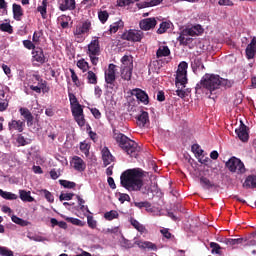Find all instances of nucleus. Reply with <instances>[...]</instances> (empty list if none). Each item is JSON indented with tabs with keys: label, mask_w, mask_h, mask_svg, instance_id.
<instances>
[{
	"label": "nucleus",
	"mask_w": 256,
	"mask_h": 256,
	"mask_svg": "<svg viewBox=\"0 0 256 256\" xmlns=\"http://www.w3.org/2000/svg\"><path fill=\"white\" fill-rule=\"evenodd\" d=\"M7 107H9V99L0 98V111H7Z\"/></svg>",
	"instance_id": "nucleus-59"
},
{
	"label": "nucleus",
	"mask_w": 256,
	"mask_h": 256,
	"mask_svg": "<svg viewBox=\"0 0 256 256\" xmlns=\"http://www.w3.org/2000/svg\"><path fill=\"white\" fill-rule=\"evenodd\" d=\"M171 28V23L162 22L157 30L158 35H163V33H167V29Z\"/></svg>",
	"instance_id": "nucleus-40"
},
{
	"label": "nucleus",
	"mask_w": 256,
	"mask_h": 256,
	"mask_svg": "<svg viewBox=\"0 0 256 256\" xmlns=\"http://www.w3.org/2000/svg\"><path fill=\"white\" fill-rule=\"evenodd\" d=\"M183 35H188V37H195L197 35H201L203 33V27L199 24L194 25L190 28H185L182 30Z\"/></svg>",
	"instance_id": "nucleus-16"
},
{
	"label": "nucleus",
	"mask_w": 256,
	"mask_h": 256,
	"mask_svg": "<svg viewBox=\"0 0 256 256\" xmlns=\"http://www.w3.org/2000/svg\"><path fill=\"white\" fill-rule=\"evenodd\" d=\"M0 197H2V199H6L7 201H15V199H17L16 194H13V193L7 192V191H3L2 189H0Z\"/></svg>",
	"instance_id": "nucleus-36"
},
{
	"label": "nucleus",
	"mask_w": 256,
	"mask_h": 256,
	"mask_svg": "<svg viewBox=\"0 0 256 256\" xmlns=\"http://www.w3.org/2000/svg\"><path fill=\"white\" fill-rule=\"evenodd\" d=\"M71 111H72L73 117L83 115V106H81V104H77L76 106H72Z\"/></svg>",
	"instance_id": "nucleus-42"
},
{
	"label": "nucleus",
	"mask_w": 256,
	"mask_h": 256,
	"mask_svg": "<svg viewBox=\"0 0 256 256\" xmlns=\"http://www.w3.org/2000/svg\"><path fill=\"white\" fill-rule=\"evenodd\" d=\"M131 95L136 97V99L140 101V103H143V105H149V95H147L146 91L136 88L131 91Z\"/></svg>",
	"instance_id": "nucleus-11"
},
{
	"label": "nucleus",
	"mask_w": 256,
	"mask_h": 256,
	"mask_svg": "<svg viewBox=\"0 0 256 256\" xmlns=\"http://www.w3.org/2000/svg\"><path fill=\"white\" fill-rule=\"evenodd\" d=\"M86 79H87V83L89 85H97L98 83V77L97 74H95V72L89 70L86 74Z\"/></svg>",
	"instance_id": "nucleus-32"
},
{
	"label": "nucleus",
	"mask_w": 256,
	"mask_h": 256,
	"mask_svg": "<svg viewBox=\"0 0 256 256\" xmlns=\"http://www.w3.org/2000/svg\"><path fill=\"white\" fill-rule=\"evenodd\" d=\"M87 224L90 229H95L97 227V221L93 218V216L87 217Z\"/></svg>",
	"instance_id": "nucleus-61"
},
{
	"label": "nucleus",
	"mask_w": 256,
	"mask_h": 256,
	"mask_svg": "<svg viewBox=\"0 0 256 256\" xmlns=\"http://www.w3.org/2000/svg\"><path fill=\"white\" fill-rule=\"evenodd\" d=\"M12 11L15 21H21V18L23 17V8L21 5L14 3L12 5Z\"/></svg>",
	"instance_id": "nucleus-25"
},
{
	"label": "nucleus",
	"mask_w": 256,
	"mask_h": 256,
	"mask_svg": "<svg viewBox=\"0 0 256 256\" xmlns=\"http://www.w3.org/2000/svg\"><path fill=\"white\" fill-rule=\"evenodd\" d=\"M235 82L233 80L220 78V87H226L227 89L233 87Z\"/></svg>",
	"instance_id": "nucleus-50"
},
{
	"label": "nucleus",
	"mask_w": 256,
	"mask_h": 256,
	"mask_svg": "<svg viewBox=\"0 0 256 256\" xmlns=\"http://www.w3.org/2000/svg\"><path fill=\"white\" fill-rule=\"evenodd\" d=\"M119 201L120 203H124L125 201L129 202L131 201V197L129 196V194L122 193L120 194Z\"/></svg>",
	"instance_id": "nucleus-64"
},
{
	"label": "nucleus",
	"mask_w": 256,
	"mask_h": 256,
	"mask_svg": "<svg viewBox=\"0 0 256 256\" xmlns=\"http://www.w3.org/2000/svg\"><path fill=\"white\" fill-rule=\"evenodd\" d=\"M117 65L109 64L108 69L104 72L106 89H115V81H117Z\"/></svg>",
	"instance_id": "nucleus-5"
},
{
	"label": "nucleus",
	"mask_w": 256,
	"mask_h": 256,
	"mask_svg": "<svg viewBox=\"0 0 256 256\" xmlns=\"http://www.w3.org/2000/svg\"><path fill=\"white\" fill-rule=\"evenodd\" d=\"M121 75L124 81H131V77L133 75V68H123Z\"/></svg>",
	"instance_id": "nucleus-39"
},
{
	"label": "nucleus",
	"mask_w": 256,
	"mask_h": 256,
	"mask_svg": "<svg viewBox=\"0 0 256 256\" xmlns=\"http://www.w3.org/2000/svg\"><path fill=\"white\" fill-rule=\"evenodd\" d=\"M65 221H67L68 223H72V225H78V227H81L83 225V221L78 218L66 217Z\"/></svg>",
	"instance_id": "nucleus-55"
},
{
	"label": "nucleus",
	"mask_w": 256,
	"mask_h": 256,
	"mask_svg": "<svg viewBox=\"0 0 256 256\" xmlns=\"http://www.w3.org/2000/svg\"><path fill=\"white\" fill-rule=\"evenodd\" d=\"M191 151L196 155V157H201L203 155V149H201V146H199V144H193L191 147Z\"/></svg>",
	"instance_id": "nucleus-46"
},
{
	"label": "nucleus",
	"mask_w": 256,
	"mask_h": 256,
	"mask_svg": "<svg viewBox=\"0 0 256 256\" xmlns=\"http://www.w3.org/2000/svg\"><path fill=\"white\" fill-rule=\"evenodd\" d=\"M235 133L243 143L249 141V132H247V126L243 122H241L239 128H236Z\"/></svg>",
	"instance_id": "nucleus-14"
},
{
	"label": "nucleus",
	"mask_w": 256,
	"mask_h": 256,
	"mask_svg": "<svg viewBox=\"0 0 256 256\" xmlns=\"http://www.w3.org/2000/svg\"><path fill=\"white\" fill-rule=\"evenodd\" d=\"M256 53V37L252 38L250 44L246 47V57L247 59H253Z\"/></svg>",
	"instance_id": "nucleus-21"
},
{
	"label": "nucleus",
	"mask_w": 256,
	"mask_h": 256,
	"mask_svg": "<svg viewBox=\"0 0 256 256\" xmlns=\"http://www.w3.org/2000/svg\"><path fill=\"white\" fill-rule=\"evenodd\" d=\"M125 23L122 20H119L117 22H114L112 25H110L109 33H117L119 29H123Z\"/></svg>",
	"instance_id": "nucleus-33"
},
{
	"label": "nucleus",
	"mask_w": 256,
	"mask_h": 256,
	"mask_svg": "<svg viewBox=\"0 0 256 256\" xmlns=\"http://www.w3.org/2000/svg\"><path fill=\"white\" fill-rule=\"evenodd\" d=\"M134 205L138 208V209H150L151 207V202L149 201H143V202H134Z\"/></svg>",
	"instance_id": "nucleus-54"
},
{
	"label": "nucleus",
	"mask_w": 256,
	"mask_h": 256,
	"mask_svg": "<svg viewBox=\"0 0 256 256\" xmlns=\"http://www.w3.org/2000/svg\"><path fill=\"white\" fill-rule=\"evenodd\" d=\"M0 31L4 33H9V35L13 34V26L10 23H2L0 24Z\"/></svg>",
	"instance_id": "nucleus-45"
},
{
	"label": "nucleus",
	"mask_w": 256,
	"mask_h": 256,
	"mask_svg": "<svg viewBox=\"0 0 256 256\" xmlns=\"http://www.w3.org/2000/svg\"><path fill=\"white\" fill-rule=\"evenodd\" d=\"M101 154L104 167L111 165L113 161H115V157L113 156V154H111V151H109V148L107 146L102 148Z\"/></svg>",
	"instance_id": "nucleus-15"
},
{
	"label": "nucleus",
	"mask_w": 256,
	"mask_h": 256,
	"mask_svg": "<svg viewBox=\"0 0 256 256\" xmlns=\"http://www.w3.org/2000/svg\"><path fill=\"white\" fill-rule=\"evenodd\" d=\"M91 29V22H84L81 26H77L74 30L75 37H78L80 35H85V33H89V30Z\"/></svg>",
	"instance_id": "nucleus-19"
},
{
	"label": "nucleus",
	"mask_w": 256,
	"mask_h": 256,
	"mask_svg": "<svg viewBox=\"0 0 256 256\" xmlns=\"http://www.w3.org/2000/svg\"><path fill=\"white\" fill-rule=\"evenodd\" d=\"M113 138L116 143H118L119 147L129 155V157H133L137 159L139 153L141 152V147L137 142L131 140L129 137L125 136V134L120 133L117 129L113 130Z\"/></svg>",
	"instance_id": "nucleus-2"
},
{
	"label": "nucleus",
	"mask_w": 256,
	"mask_h": 256,
	"mask_svg": "<svg viewBox=\"0 0 256 256\" xmlns=\"http://www.w3.org/2000/svg\"><path fill=\"white\" fill-rule=\"evenodd\" d=\"M210 247L212 248L211 253L215 255H221V246L216 242H211Z\"/></svg>",
	"instance_id": "nucleus-47"
},
{
	"label": "nucleus",
	"mask_w": 256,
	"mask_h": 256,
	"mask_svg": "<svg viewBox=\"0 0 256 256\" xmlns=\"http://www.w3.org/2000/svg\"><path fill=\"white\" fill-rule=\"evenodd\" d=\"M139 27L141 31H151V29H155V27H157V19L154 17L142 19L139 22Z\"/></svg>",
	"instance_id": "nucleus-9"
},
{
	"label": "nucleus",
	"mask_w": 256,
	"mask_h": 256,
	"mask_svg": "<svg viewBox=\"0 0 256 256\" xmlns=\"http://www.w3.org/2000/svg\"><path fill=\"white\" fill-rule=\"evenodd\" d=\"M104 219H106V221H113V219H119V212H117L116 210L106 212L104 214Z\"/></svg>",
	"instance_id": "nucleus-38"
},
{
	"label": "nucleus",
	"mask_w": 256,
	"mask_h": 256,
	"mask_svg": "<svg viewBox=\"0 0 256 256\" xmlns=\"http://www.w3.org/2000/svg\"><path fill=\"white\" fill-rule=\"evenodd\" d=\"M77 67L85 73V71H89V62L85 61V59H80L77 62Z\"/></svg>",
	"instance_id": "nucleus-43"
},
{
	"label": "nucleus",
	"mask_w": 256,
	"mask_h": 256,
	"mask_svg": "<svg viewBox=\"0 0 256 256\" xmlns=\"http://www.w3.org/2000/svg\"><path fill=\"white\" fill-rule=\"evenodd\" d=\"M32 57L37 63H40V65L45 63V54L43 53V48L41 47H36L35 50L32 51Z\"/></svg>",
	"instance_id": "nucleus-18"
},
{
	"label": "nucleus",
	"mask_w": 256,
	"mask_h": 256,
	"mask_svg": "<svg viewBox=\"0 0 256 256\" xmlns=\"http://www.w3.org/2000/svg\"><path fill=\"white\" fill-rule=\"evenodd\" d=\"M32 79L38 82V85L40 86V91H43V93H49V87L47 86V81L43 80V78H41L39 74L32 75Z\"/></svg>",
	"instance_id": "nucleus-23"
},
{
	"label": "nucleus",
	"mask_w": 256,
	"mask_h": 256,
	"mask_svg": "<svg viewBox=\"0 0 256 256\" xmlns=\"http://www.w3.org/2000/svg\"><path fill=\"white\" fill-rule=\"evenodd\" d=\"M9 131H18V133H23L25 129V120H11L8 122Z\"/></svg>",
	"instance_id": "nucleus-12"
},
{
	"label": "nucleus",
	"mask_w": 256,
	"mask_h": 256,
	"mask_svg": "<svg viewBox=\"0 0 256 256\" xmlns=\"http://www.w3.org/2000/svg\"><path fill=\"white\" fill-rule=\"evenodd\" d=\"M74 120L76 121L77 125H79V127H85V114L74 116Z\"/></svg>",
	"instance_id": "nucleus-52"
},
{
	"label": "nucleus",
	"mask_w": 256,
	"mask_h": 256,
	"mask_svg": "<svg viewBox=\"0 0 256 256\" xmlns=\"http://www.w3.org/2000/svg\"><path fill=\"white\" fill-rule=\"evenodd\" d=\"M60 11H75L77 2L75 0H57Z\"/></svg>",
	"instance_id": "nucleus-10"
},
{
	"label": "nucleus",
	"mask_w": 256,
	"mask_h": 256,
	"mask_svg": "<svg viewBox=\"0 0 256 256\" xmlns=\"http://www.w3.org/2000/svg\"><path fill=\"white\" fill-rule=\"evenodd\" d=\"M130 223L134 227V229H136V231H139V233H145V231H147L145 226H143V224L139 223V221L135 220V218H131Z\"/></svg>",
	"instance_id": "nucleus-35"
},
{
	"label": "nucleus",
	"mask_w": 256,
	"mask_h": 256,
	"mask_svg": "<svg viewBox=\"0 0 256 256\" xmlns=\"http://www.w3.org/2000/svg\"><path fill=\"white\" fill-rule=\"evenodd\" d=\"M49 5V1L43 0L42 4L37 7V12L41 14L42 19L47 17V6Z\"/></svg>",
	"instance_id": "nucleus-31"
},
{
	"label": "nucleus",
	"mask_w": 256,
	"mask_h": 256,
	"mask_svg": "<svg viewBox=\"0 0 256 256\" xmlns=\"http://www.w3.org/2000/svg\"><path fill=\"white\" fill-rule=\"evenodd\" d=\"M92 65L96 66L99 63V55H101V44L99 43V38H94L88 44V49L86 51Z\"/></svg>",
	"instance_id": "nucleus-4"
},
{
	"label": "nucleus",
	"mask_w": 256,
	"mask_h": 256,
	"mask_svg": "<svg viewBox=\"0 0 256 256\" xmlns=\"http://www.w3.org/2000/svg\"><path fill=\"white\" fill-rule=\"evenodd\" d=\"M135 245H137L140 249H150V251H157V245L153 244V242L149 241H141L136 240Z\"/></svg>",
	"instance_id": "nucleus-22"
},
{
	"label": "nucleus",
	"mask_w": 256,
	"mask_h": 256,
	"mask_svg": "<svg viewBox=\"0 0 256 256\" xmlns=\"http://www.w3.org/2000/svg\"><path fill=\"white\" fill-rule=\"evenodd\" d=\"M11 220L13 221V223H15L16 225H20V227H27V225H29V221L24 220L23 218H19L16 215H12Z\"/></svg>",
	"instance_id": "nucleus-37"
},
{
	"label": "nucleus",
	"mask_w": 256,
	"mask_h": 256,
	"mask_svg": "<svg viewBox=\"0 0 256 256\" xmlns=\"http://www.w3.org/2000/svg\"><path fill=\"white\" fill-rule=\"evenodd\" d=\"M247 242V239L245 238H225L222 243H225V245L235 246V245H241L243 243Z\"/></svg>",
	"instance_id": "nucleus-28"
},
{
	"label": "nucleus",
	"mask_w": 256,
	"mask_h": 256,
	"mask_svg": "<svg viewBox=\"0 0 256 256\" xmlns=\"http://www.w3.org/2000/svg\"><path fill=\"white\" fill-rule=\"evenodd\" d=\"M23 45H24V47L26 48V49H29V50H35L37 47H35V44H33L32 42H31V40H24L23 41Z\"/></svg>",
	"instance_id": "nucleus-62"
},
{
	"label": "nucleus",
	"mask_w": 256,
	"mask_h": 256,
	"mask_svg": "<svg viewBox=\"0 0 256 256\" xmlns=\"http://www.w3.org/2000/svg\"><path fill=\"white\" fill-rule=\"evenodd\" d=\"M42 192L44 193L45 199L48 201V203H53L55 201V197L53 194H51V192L48 190H42Z\"/></svg>",
	"instance_id": "nucleus-60"
},
{
	"label": "nucleus",
	"mask_w": 256,
	"mask_h": 256,
	"mask_svg": "<svg viewBox=\"0 0 256 256\" xmlns=\"http://www.w3.org/2000/svg\"><path fill=\"white\" fill-rule=\"evenodd\" d=\"M0 256H15V254L11 249L5 246H0Z\"/></svg>",
	"instance_id": "nucleus-48"
},
{
	"label": "nucleus",
	"mask_w": 256,
	"mask_h": 256,
	"mask_svg": "<svg viewBox=\"0 0 256 256\" xmlns=\"http://www.w3.org/2000/svg\"><path fill=\"white\" fill-rule=\"evenodd\" d=\"M41 35H43V32H41V31L34 32L33 37H32L33 43H39V41L41 39Z\"/></svg>",
	"instance_id": "nucleus-63"
},
{
	"label": "nucleus",
	"mask_w": 256,
	"mask_h": 256,
	"mask_svg": "<svg viewBox=\"0 0 256 256\" xmlns=\"http://www.w3.org/2000/svg\"><path fill=\"white\" fill-rule=\"evenodd\" d=\"M200 185L201 187H203V189H206L207 191H209V189H213V187H215V183L211 182V180H209V178L201 176L200 177Z\"/></svg>",
	"instance_id": "nucleus-30"
},
{
	"label": "nucleus",
	"mask_w": 256,
	"mask_h": 256,
	"mask_svg": "<svg viewBox=\"0 0 256 256\" xmlns=\"http://www.w3.org/2000/svg\"><path fill=\"white\" fill-rule=\"evenodd\" d=\"M226 167L231 173L242 174L245 173V164L241 159L233 156L226 162Z\"/></svg>",
	"instance_id": "nucleus-7"
},
{
	"label": "nucleus",
	"mask_w": 256,
	"mask_h": 256,
	"mask_svg": "<svg viewBox=\"0 0 256 256\" xmlns=\"http://www.w3.org/2000/svg\"><path fill=\"white\" fill-rule=\"evenodd\" d=\"M243 187L246 189H255L256 188V175H250L246 178Z\"/></svg>",
	"instance_id": "nucleus-29"
},
{
	"label": "nucleus",
	"mask_w": 256,
	"mask_h": 256,
	"mask_svg": "<svg viewBox=\"0 0 256 256\" xmlns=\"http://www.w3.org/2000/svg\"><path fill=\"white\" fill-rule=\"evenodd\" d=\"M73 197H75V194H73V193H62L59 196V200L60 201H71V199H73Z\"/></svg>",
	"instance_id": "nucleus-57"
},
{
	"label": "nucleus",
	"mask_w": 256,
	"mask_h": 256,
	"mask_svg": "<svg viewBox=\"0 0 256 256\" xmlns=\"http://www.w3.org/2000/svg\"><path fill=\"white\" fill-rule=\"evenodd\" d=\"M69 101H70V107H75L79 105V100H77V96L75 94L69 92L68 93Z\"/></svg>",
	"instance_id": "nucleus-53"
},
{
	"label": "nucleus",
	"mask_w": 256,
	"mask_h": 256,
	"mask_svg": "<svg viewBox=\"0 0 256 256\" xmlns=\"http://www.w3.org/2000/svg\"><path fill=\"white\" fill-rule=\"evenodd\" d=\"M191 67H192V71H193V73H195V75H199V73H201V71H203L205 69V65H203V60H201V58H195L191 62Z\"/></svg>",
	"instance_id": "nucleus-20"
},
{
	"label": "nucleus",
	"mask_w": 256,
	"mask_h": 256,
	"mask_svg": "<svg viewBox=\"0 0 256 256\" xmlns=\"http://www.w3.org/2000/svg\"><path fill=\"white\" fill-rule=\"evenodd\" d=\"M121 63L124 65V68L133 69V57L124 55L121 58Z\"/></svg>",
	"instance_id": "nucleus-34"
},
{
	"label": "nucleus",
	"mask_w": 256,
	"mask_h": 256,
	"mask_svg": "<svg viewBox=\"0 0 256 256\" xmlns=\"http://www.w3.org/2000/svg\"><path fill=\"white\" fill-rule=\"evenodd\" d=\"M98 19L102 23H107V20L109 19V12H107V11L98 12Z\"/></svg>",
	"instance_id": "nucleus-51"
},
{
	"label": "nucleus",
	"mask_w": 256,
	"mask_h": 256,
	"mask_svg": "<svg viewBox=\"0 0 256 256\" xmlns=\"http://www.w3.org/2000/svg\"><path fill=\"white\" fill-rule=\"evenodd\" d=\"M143 36L142 30L130 29L122 34V39L124 41H132V43H141Z\"/></svg>",
	"instance_id": "nucleus-8"
},
{
	"label": "nucleus",
	"mask_w": 256,
	"mask_h": 256,
	"mask_svg": "<svg viewBox=\"0 0 256 256\" xmlns=\"http://www.w3.org/2000/svg\"><path fill=\"white\" fill-rule=\"evenodd\" d=\"M177 41H179L180 45H189L191 38H189L188 35H183V32L181 31Z\"/></svg>",
	"instance_id": "nucleus-44"
},
{
	"label": "nucleus",
	"mask_w": 256,
	"mask_h": 256,
	"mask_svg": "<svg viewBox=\"0 0 256 256\" xmlns=\"http://www.w3.org/2000/svg\"><path fill=\"white\" fill-rule=\"evenodd\" d=\"M70 164L72 165L73 169H75V171L82 172L87 169V164H85V161L79 156H74L70 161Z\"/></svg>",
	"instance_id": "nucleus-13"
},
{
	"label": "nucleus",
	"mask_w": 256,
	"mask_h": 256,
	"mask_svg": "<svg viewBox=\"0 0 256 256\" xmlns=\"http://www.w3.org/2000/svg\"><path fill=\"white\" fill-rule=\"evenodd\" d=\"M59 183L64 189H75L77 184L75 182H71L69 180H59Z\"/></svg>",
	"instance_id": "nucleus-41"
},
{
	"label": "nucleus",
	"mask_w": 256,
	"mask_h": 256,
	"mask_svg": "<svg viewBox=\"0 0 256 256\" xmlns=\"http://www.w3.org/2000/svg\"><path fill=\"white\" fill-rule=\"evenodd\" d=\"M171 55V50L169 46H160L156 51L157 59H161V57H169Z\"/></svg>",
	"instance_id": "nucleus-27"
},
{
	"label": "nucleus",
	"mask_w": 256,
	"mask_h": 256,
	"mask_svg": "<svg viewBox=\"0 0 256 256\" xmlns=\"http://www.w3.org/2000/svg\"><path fill=\"white\" fill-rule=\"evenodd\" d=\"M19 195L21 201H23L24 203H33V201H35V198L31 196V191L19 190Z\"/></svg>",
	"instance_id": "nucleus-26"
},
{
	"label": "nucleus",
	"mask_w": 256,
	"mask_h": 256,
	"mask_svg": "<svg viewBox=\"0 0 256 256\" xmlns=\"http://www.w3.org/2000/svg\"><path fill=\"white\" fill-rule=\"evenodd\" d=\"M221 87V77L215 74H205L199 83L196 84L195 91L198 95L206 93V95H213Z\"/></svg>",
	"instance_id": "nucleus-3"
},
{
	"label": "nucleus",
	"mask_w": 256,
	"mask_h": 256,
	"mask_svg": "<svg viewBox=\"0 0 256 256\" xmlns=\"http://www.w3.org/2000/svg\"><path fill=\"white\" fill-rule=\"evenodd\" d=\"M89 149H91V146L88 143H80V151H82L86 157H89Z\"/></svg>",
	"instance_id": "nucleus-49"
},
{
	"label": "nucleus",
	"mask_w": 256,
	"mask_h": 256,
	"mask_svg": "<svg viewBox=\"0 0 256 256\" xmlns=\"http://www.w3.org/2000/svg\"><path fill=\"white\" fill-rule=\"evenodd\" d=\"M70 73L73 83L76 85V87H80L81 83L79 82V77L77 76V73H75V70L70 68Z\"/></svg>",
	"instance_id": "nucleus-56"
},
{
	"label": "nucleus",
	"mask_w": 256,
	"mask_h": 256,
	"mask_svg": "<svg viewBox=\"0 0 256 256\" xmlns=\"http://www.w3.org/2000/svg\"><path fill=\"white\" fill-rule=\"evenodd\" d=\"M189 67V64L187 62L182 61L178 65V70L176 72V80L175 85L176 87H179V85H182L185 87L187 85V69Z\"/></svg>",
	"instance_id": "nucleus-6"
},
{
	"label": "nucleus",
	"mask_w": 256,
	"mask_h": 256,
	"mask_svg": "<svg viewBox=\"0 0 256 256\" xmlns=\"http://www.w3.org/2000/svg\"><path fill=\"white\" fill-rule=\"evenodd\" d=\"M145 171L141 168L128 169L120 176V183L127 191H141Z\"/></svg>",
	"instance_id": "nucleus-1"
},
{
	"label": "nucleus",
	"mask_w": 256,
	"mask_h": 256,
	"mask_svg": "<svg viewBox=\"0 0 256 256\" xmlns=\"http://www.w3.org/2000/svg\"><path fill=\"white\" fill-rule=\"evenodd\" d=\"M149 123V113L147 111H142L137 117L138 127H145Z\"/></svg>",
	"instance_id": "nucleus-24"
},
{
	"label": "nucleus",
	"mask_w": 256,
	"mask_h": 256,
	"mask_svg": "<svg viewBox=\"0 0 256 256\" xmlns=\"http://www.w3.org/2000/svg\"><path fill=\"white\" fill-rule=\"evenodd\" d=\"M19 113L22 117H24L26 123H27V126L28 127H31L33 125V114L31 113L30 110H28V108H25V107H21L19 109Z\"/></svg>",
	"instance_id": "nucleus-17"
},
{
	"label": "nucleus",
	"mask_w": 256,
	"mask_h": 256,
	"mask_svg": "<svg viewBox=\"0 0 256 256\" xmlns=\"http://www.w3.org/2000/svg\"><path fill=\"white\" fill-rule=\"evenodd\" d=\"M176 87H177L176 95L178 97H180L181 99H184V97L186 95L185 90H183V89H185V84H184V86L183 85H179V86H176Z\"/></svg>",
	"instance_id": "nucleus-58"
}]
</instances>
